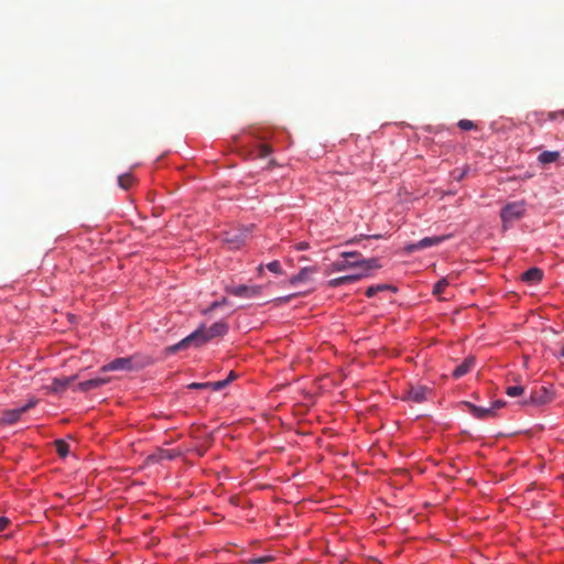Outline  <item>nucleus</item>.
<instances>
[{
	"mask_svg": "<svg viewBox=\"0 0 564 564\" xmlns=\"http://www.w3.org/2000/svg\"><path fill=\"white\" fill-rule=\"evenodd\" d=\"M465 404L468 408L469 413L476 419L484 420L495 416V406L481 408L469 402H466Z\"/></svg>",
	"mask_w": 564,
	"mask_h": 564,
	"instance_id": "9",
	"label": "nucleus"
},
{
	"mask_svg": "<svg viewBox=\"0 0 564 564\" xmlns=\"http://www.w3.org/2000/svg\"><path fill=\"white\" fill-rule=\"evenodd\" d=\"M542 278L543 271L539 268H531L528 271H525L521 276L522 281L530 284H536L542 280Z\"/></svg>",
	"mask_w": 564,
	"mask_h": 564,
	"instance_id": "14",
	"label": "nucleus"
},
{
	"mask_svg": "<svg viewBox=\"0 0 564 564\" xmlns=\"http://www.w3.org/2000/svg\"><path fill=\"white\" fill-rule=\"evenodd\" d=\"M225 302H226V299H224L221 302H214V303H212V305L209 307V311L215 310L216 307L220 306Z\"/></svg>",
	"mask_w": 564,
	"mask_h": 564,
	"instance_id": "36",
	"label": "nucleus"
},
{
	"mask_svg": "<svg viewBox=\"0 0 564 564\" xmlns=\"http://www.w3.org/2000/svg\"><path fill=\"white\" fill-rule=\"evenodd\" d=\"M458 127H459L462 130L468 131V130L474 129L476 126H475V123H474L473 121H470V120L462 119V120L458 122Z\"/></svg>",
	"mask_w": 564,
	"mask_h": 564,
	"instance_id": "27",
	"label": "nucleus"
},
{
	"mask_svg": "<svg viewBox=\"0 0 564 564\" xmlns=\"http://www.w3.org/2000/svg\"><path fill=\"white\" fill-rule=\"evenodd\" d=\"M109 381V378L96 377L78 383L76 390H79L82 392H88L90 390L100 388L101 386L108 383Z\"/></svg>",
	"mask_w": 564,
	"mask_h": 564,
	"instance_id": "10",
	"label": "nucleus"
},
{
	"mask_svg": "<svg viewBox=\"0 0 564 564\" xmlns=\"http://www.w3.org/2000/svg\"><path fill=\"white\" fill-rule=\"evenodd\" d=\"M227 332L228 325L224 322L214 323L208 328L202 326L177 344L170 346L167 351L170 354H174L181 349L188 348L189 346L199 347L215 337H223Z\"/></svg>",
	"mask_w": 564,
	"mask_h": 564,
	"instance_id": "1",
	"label": "nucleus"
},
{
	"mask_svg": "<svg viewBox=\"0 0 564 564\" xmlns=\"http://www.w3.org/2000/svg\"><path fill=\"white\" fill-rule=\"evenodd\" d=\"M9 519L6 518V517H0V532L3 531L8 524H9Z\"/></svg>",
	"mask_w": 564,
	"mask_h": 564,
	"instance_id": "34",
	"label": "nucleus"
},
{
	"mask_svg": "<svg viewBox=\"0 0 564 564\" xmlns=\"http://www.w3.org/2000/svg\"><path fill=\"white\" fill-rule=\"evenodd\" d=\"M226 291L238 297L251 299L259 295L262 288L260 285H236L226 288Z\"/></svg>",
	"mask_w": 564,
	"mask_h": 564,
	"instance_id": "6",
	"label": "nucleus"
},
{
	"mask_svg": "<svg viewBox=\"0 0 564 564\" xmlns=\"http://www.w3.org/2000/svg\"><path fill=\"white\" fill-rule=\"evenodd\" d=\"M474 364L475 359L473 357H468L467 359L464 360V362H462L454 369L453 377L457 379L465 376L474 367Z\"/></svg>",
	"mask_w": 564,
	"mask_h": 564,
	"instance_id": "17",
	"label": "nucleus"
},
{
	"mask_svg": "<svg viewBox=\"0 0 564 564\" xmlns=\"http://www.w3.org/2000/svg\"><path fill=\"white\" fill-rule=\"evenodd\" d=\"M343 258H357V263L359 264V268L362 269L364 273L366 275V272L373 269H379L381 265L379 263V260L376 258L365 259L361 257V254L357 251L352 252H343Z\"/></svg>",
	"mask_w": 564,
	"mask_h": 564,
	"instance_id": "5",
	"label": "nucleus"
},
{
	"mask_svg": "<svg viewBox=\"0 0 564 564\" xmlns=\"http://www.w3.org/2000/svg\"><path fill=\"white\" fill-rule=\"evenodd\" d=\"M464 175H465V172H462V173L459 174L458 178H459V180H460V178H463V177H464Z\"/></svg>",
	"mask_w": 564,
	"mask_h": 564,
	"instance_id": "41",
	"label": "nucleus"
},
{
	"mask_svg": "<svg viewBox=\"0 0 564 564\" xmlns=\"http://www.w3.org/2000/svg\"><path fill=\"white\" fill-rule=\"evenodd\" d=\"M178 456H181L180 451L160 448L156 454L151 456V459L154 462H161L164 459L172 460Z\"/></svg>",
	"mask_w": 564,
	"mask_h": 564,
	"instance_id": "16",
	"label": "nucleus"
},
{
	"mask_svg": "<svg viewBox=\"0 0 564 564\" xmlns=\"http://www.w3.org/2000/svg\"><path fill=\"white\" fill-rule=\"evenodd\" d=\"M272 152V148L268 144H260L258 147V155L260 158H265Z\"/></svg>",
	"mask_w": 564,
	"mask_h": 564,
	"instance_id": "26",
	"label": "nucleus"
},
{
	"mask_svg": "<svg viewBox=\"0 0 564 564\" xmlns=\"http://www.w3.org/2000/svg\"><path fill=\"white\" fill-rule=\"evenodd\" d=\"M547 117L551 120H557V119H563L564 120V110H560V111H555V112H550Z\"/></svg>",
	"mask_w": 564,
	"mask_h": 564,
	"instance_id": "32",
	"label": "nucleus"
},
{
	"mask_svg": "<svg viewBox=\"0 0 564 564\" xmlns=\"http://www.w3.org/2000/svg\"><path fill=\"white\" fill-rule=\"evenodd\" d=\"M388 289H392V290H395L394 288L388 285V284H377V285H371L369 286L367 290H366V296L368 297H372L375 294H377L378 292L380 291H384V290H388Z\"/></svg>",
	"mask_w": 564,
	"mask_h": 564,
	"instance_id": "22",
	"label": "nucleus"
},
{
	"mask_svg": "<svg viewBox=\"0 0 564 564\" xmlns=\"http://www.w3.org/2000/svg\"><path fill=\"white\" fill-rule=\"evenodd\" d=\"M524 391V388L522 386H512V387H508L507 390H506V393L509 395V397H519L523 393Z\"/></svg>",
	"mask_w": 564,
	"mask_h": 564,
	"instance_id": "25",
	"label": "nucleus"
},
{
	"mask_svg": "<svg viewBox=\"0 0 564 564\" xmlns=\"http://www.w3.org/2000/svg\"><path fill=\"white\" fill-rule=\"evenodd\" d=\"M362 276H365L364 273H358V274H352V275H345V276H339V278H336V279H333L328 282V284L333 288H336V286H340V285H344V284H347V283H350V282H355V281H358L359 279H361Z\"/></svg>",
	"mask_w": 564,
	"mask_h": 564,
	"instance_id": "19",
	"label": "nucleus"
},
{
	"mask_svg": "<svg viewBox=\"0 0 564 564\" xmlns=\"http://www.w3.org/2000/svg\"><path fill=\"white\" fill-rule=\"evenodd\" d=\"M297 250H306L308 248V243L307 242H300L297 246H296Z\"/></svg>",
	"mask_w": 564,
	"mask_h": 564,
	"instance_id": "37",
	"label": "nucleus"
},
{
	"mask_svg": "<svg viewBox=\"0 0 564 564\" xmlns=\"http://www.w3.org/2000/svg\"><path fill=\"white\" fill-rule=\"evenodd\" d=\"M525 213V204L524 202H513L507 204L500 213L501 220L507 227V224L513 223L514 220L520 219Z\"/></svg>",
	"mask_w": 564,
	"mask_h": 564,
	"instance_id": "2",
	"label": "nucleus"
},
{
	"mask_svg": "<svg viewBox=\"0 0 564 564\" xmlns=\"http://www.w3.org/2000/svg\"><path fill=\"white\" fill-rule=\"evenodd\" d=\"M142 366L135 365L134 357H122L112 360L111 362L102 366L100 372L107 371H131L141 368Z\"/></svg>",
	"mask_w": 564,
	"mask_h": 564,
	"instance_id": "3",
	"label": "nucleus"
},
{
	"mask_svg": "<svg viewBox=\"0 0 564 564\" xmlns=\"http://www.w3.org/2000/svg\"><path fill=\"white\" fill-rule=\"evenodd\" d=\"M560 158V152L557 151H543L538 156V162L542 165H546L555 162Z\"/></svg>",
	"mask_w": 564,
	"mask_h": 564,
	"instance_id": "20",
	"label": "nucleus"
},
{
	"mask_svg": "<svg viewBox=\"0 0 564 564\" xmlns=\"http://www.w3.org/2000/svg\"><path fill=\"white\" fill-rule=\"evenodd\" d=\"M212 382H193L188 384V389L200 390L210 388Z\"/></svg>",
	"mask_w": 564,
	"mask_h": 564,
	"instance_id": "29",
	"label": "nucleus"
},
{
	"mask_svg": "<svg viewBox=\"0 0 564 564\" xmlns=\"http://www.w3.org/2000/svg\"><path fill=\"white\" fill-rule=\"evenodd\" d=\"M76 379V376L55 378L52 381L51 390L55 393H61Z\"/></svg>",
	"mask_w": 564,
	"mask_h": 564,
	"instance_id": "11",
	"label": "nucleus"
},
{
	"mask_svg": "<svg viewBox=\"0 0 564 564\" xmlns=\"http://www.w3.org/2000/svg\"><path fill=\"white\" fill-rule=\"evenodd\" d=\"M36 404H37V399H35V398L30 399L26 404H24L23 406L19 408L20 409V413L24 414L30 409L34 408Z\"/></svg>",
	"mask_w": 564,
	"mask_h": 564,
	"instance_id": "28",
	"label": "nucleus"
},
{
	"mask_svg": "<svg viewBox=\"0 0 564 564\" xmlns=\"http://www.w3.org/2000/svg\"><path fill=\"white\" fill-rule=\"evenodd\" d=\"M55 447L61 457H66L69 453V445L63 440L55 441Z\"/></svg>",
	"mask_w": 564,
	"mask_h": 564,
	"instance_id": "23",
	"label": "nucleus"
},
{
	"mask_svg": "<svg viewBox=\"0 0 564 564\" xmlns=\"http://www.w3.org/2000/svg\"><path fill=\"white\" fill-rule=\"evenodd\" d=\"M22 413H20V409H10L2 412L0 417V425L14 424L17 423Z\"/></svg>",
	"mask_w": 564,
	"mask_h": 564,
	"instance_id": "12",
	"label": "nucleus"
},
{
	"mask_svg": "<svg viewBox=\"0 0 564 564\" xmlns=\"http://www.w3.org/2000/svg\"><path fill=\"white\" fill-rule=\"evenodd\" d=\"M235 378H236V375H235V372H234V371H231V372L229 373V376H228V378H227L226 380H229V382H230V381H231V380H234Z\"/></svg>",
	"mask_w": 564,
	"mask_h": 564,
	"instance_id": "39",
	"label": "nucleus"
},
{
	"mask_svg": "<svg viewBox=\"0 0 564 564\" xmlns=\"http://www.w3.org/2000/svg\"><path fill=\"white\" fill-rule=\"evenodd\" d=\"M246 237H247V234L236 235V234L226 232L225 237H224V241L226 243H228L229 248L239 249L243 245Z\"/></svg>",
	"mask_w": 564,
	"mask_h": 564,
	"instance_id": "13",
	"label": "nucleus"
},
{
	"mask_svg": "<svg viewBox=\"0 0 564 564\" xmlns=\"http://www.w3.org/2000/svg\"><path fill=\"white\" fill-rule=\"evenodd\" d=\"M134 184V177L130 173L122 174L118 177V185L122 189H129Z\"/></svg>",
	"mask_w": 564,
	"mask_h": 564,
	"instance_id": "21",
	"label": "nucleus"
},
{
	"mask_svg": "<svg viewBox=\"0 0 564 564\" xmlns=\"http://www.w3.org/2000/svg\"><path fill=\"white\" fill-rule=\"evenodd\" d=\"M505 404H506V402H505V401H502V400H498V401H496L495 403H492V405H491V406H495V411H496L497 409L502 408Z\"/></svg>",
	"mask_w": 564,
	"mask_h": 564,
	"instance_id": "35",
	"label": "nucleus"
},
{
	"mask_svg": "<svg viewBox=\"0 0 564 564\" xmlns=\"http://www.w3.org/2000/svg\"><path fill=\"white\" fill-rule=\"evenodd\" d=\"M296 294H290V295H286V296H281V297H278L275 299L274 301L278 303V304H283V303H288L290 300H292L293 297H295Z\"/></svg>",
	"mask_w": 564,
	"mask_h": 564,
	"instance_id": "33",
	"label": "nucleus"
},
{
	"mask_svg": "<svg viewBox=\"0 0 564 564\" xmlns=\"http://www.w3.org/2000/svg\"><path fill=\"white\" fill-rule=\"evenodd\" d=\"M349 258H345L344 260L335 261L332 263L333 271H345L350 268H359L357 263V258H352L354 261L348 260Z\"/></svg>",
	"mask_w": 564,
	"mask_h": 564,
	"instance_id": "18",
	"label": "nucleus"
},
{
	"mask_svg": "<svg viewBox=\"0 0 564 564\" xmlns=\"http://www.w3.org/2000/svg\"><path fill=\"white\" fill-rule=\"evenodd\" d=\"M267 268L273 272V273H276V274H280L282 272L281 270V264L279 261H272L270 263H268Z\"/></svg>",
	"mask_w": 564,
	"mask_h": 564,
	"instance_id": "30",
	"label": "nucleus"
},
{
	"mask_svg": "<svg viewBox=\"0 0 564 564\" xmlns=\"http://www.w3.org/2000/svg\"><path fill=\"white\" fill-rule=\"evenodd\" d=\"M560 357H564V344H563V347L561 348V351H560Z\"/></svg>",
	"mask_w": 564,
	"mask_h": 564,
	"instance_id": "40",
	"label": "nucleus"
},
{
	"mask_svg": "<svg viewBox=\"0 0 564 564\" xmlns=\"http://www.w3.org/2000/svg\"><path fill=\"white\" fill-rule=\"evenodd\" d=\"M228 383H229V380H219V381L212 382L210 388L215 391H219V390L224 389Z\"/></svg>",
	"mask_w": 564,
	"mask_h": 564,
	"instance_id": "31",
	"label": "nucleus"
},
{
	"mask_svg": "<svg viewBox=\"0 0 564 564\" xmlns=\"http://www.w3.org/2000/svg\"><path fill=\"white\" fill-rule=\"evenodd\" d=\"M446 238H447L446 236L426 237V238H423V239H421L420 241H417L415 243L409 245L406 247V250L409 252H413V251H416V250L426 249V248H430V247H433V246H437L441 242L445 241Z\"/></svg>",
	"mask_w": 564,
	"mask_h": 564,
	"instance_id": "8",
	"label": "nucleus"
},
{
	"mask_svg": "<svg viewBox=\"0 0 564 564\" xmlns=\"http://www.w3.org/2000/svg\"><path fill=\"white\" fill-rule=\"evenodd\" d=\"M431 390L425 386H411L404 393L403 400L422 403L427 399Z\"/></svg>",
	"mask_w": 564,
	"mask_h": 564,
	"instance_id": "7",
	"label": "nucleus"
},
{
	"mask_svg": "<svg viewBox=\"0 0 564 564\" xmlns=\"http://www.w3.org/2000/svg\"><path fill=\"white\" fill-rule=\"evenodd\" d=\"M317 272L315 267H306L300 270V272L290 279V284L295 285L300 282L307 281L312 274Z\"/></svg>",
	"mask_w": 564,
	"mask_h": 564,
	"instance_id": "15",
	"label": "nucleus"
},
{
	"mask_svg": "<svg viewBox=\"0 0 564 564\" xmlns=\"http://www.w3.org/2000/svg\"><path fill=\"white\" fill-rule=\"evenodd\" d=\"M449 285V281L447 278H443L437 281L433 289V294L440 295L444 292V290Z\"/></svg>",
	"mask_w": 564,
	"mask_h": 564,
	"instance_id": "24",
	"label": "nucleus"
},
{
	"mask_svg": "<svg viewBox=\"0 0 564 564\" xmlns=\"http://www.w3.org/2000/svg\"><path fill=\"white\" fill-rule=\"evenodd\" d=\"M554 398L553 392L545 388L540 387L539 389H535L531 392L529 399L523 401V404H533V405H543L546 403H550Z\"/></svg>",
	"mask_w": 564,
	"mask_h": 564,
	"instance_id": "4",
	"label": "nucleus"
},
{
	"mask_svg": "<svg viewBox=\"0 0 564 564\" xmlns=\"http://www.w3.org/2000/svg\"><path fill=\"white\" fill-rule=\"evenodd\" d=\"M267 562V558L265 557H260V558H257L253 561L254 564H263Z\"/></svg>",
	"mask_w": 564,
	"mask_h": 564,
	"instance_id": "38",
	"label": "nucleus"
}]
</instances>
